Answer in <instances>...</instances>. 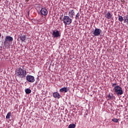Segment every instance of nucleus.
<instances>
[{
    "mask_svg": "<svg viewBox=\"0 0 128 128\" xmlns=\"http://www.w3.org/2000/svg\"><path fill=\"white\" fill-rule=\"evenodd\" d=\"M112 16V14H110V12H108L105 14V18L108 20H110Z\"/></svg>",
    "mask_w": 128,
    "mask_h": 128,
    "instance_id": "obj_8",
    "label": "nucleus"
},
{
    "mask_svg": "<svg viewBox=\"0 0 128 128\" xmlns=\"http://www.w3.org/2000/svg\"><path fill=\"white\" fill-rule=\"evenodd\" d=\"M19 40H20L22 42H26V36L24 35H21L19 37Z\"/></svg>",
    "mask_w": 128,
    "mask_h": 128,
    "instance_id": "obj_9",
    "label": "nucleus"
},
{
    "mask_svg": "<svg viewBox=\"0 0 128 128\" xmlns=\"http://www.w3.org/2000/svg\"><path fill=\"white\" fill-rule=\"evenodd\" d=\"M62 20L64 26H69L72 22V20L70 18V16H64Z\"/></svg>",
    "mask_w": 128,
    "mask_h": 128,
    "instance_id": "obj_3",
    "label": "nucleus"
},
{
    "mask_svg": "<svg viewBox=\"0 0 128 128\" xmlns=\"http://www.w3.org/2000/svg\"><path fill=\"white\" fill-rule=\"evenodd\" d=\"M32 82H34V77L32 76Z\"/></svg>",
    "mask_w": 128,
    "mask_h": 128,
    "instance_id": "obj_25",
    "label": "nucleus"
},
{
    "mask_svg": "<svg viewBox=\"0 0 128 128\" xmlns=\"http://www.w3.org/2000/svg\"><path fill=\"white\" fill-rule=\"evenodd\" d=\"M101 33L102 30L98 28H96L93 32V34L94 36H98Z\"/></svg>",
    "mask_w": 128,
    "mask_h": 128,
    "instance_id": "obj_4",
    "label": "nucleus"
},
{
    "mask_svg": "<svg viewBox=\"0 0 128 128\" xmlns=\"http://www.w3.org/2000/svg\"><path fill=\"white\" fill-rule=\"evenodd\" d=\"M76 14V13L74 12V10H70L68 12V16L69 18H74V14Z\"/></svg>",
    "mask_w": 128,
    "mask_h": 128,
    "instance_id": "obj_10",
    "label": "nucleus"
},
{
    "mask_svg": "<svg viewBox=\"0 0 128 128\" xmlns=\"http://www.w3.org/2000/svg\"><path fill=\"white\" fill-rule=\"evenodd\" d=\"M53 96L54 98H60V95L58 92H55L53 94Z\"/></svg>",
    "mask_w": 128,
    "mask_h": 128,
    "instance_id": "obj_12",
    "label": "nucleus"
},
{
    "mask_svg": "<svg viewBox=\"0 0 128 128\" xmlns=\"http://www.w3.org/2000/svg\"><path fill=\"white\" fill-rule=\"evenodd\" d=\"M52 35L54 38H60V32L58 30H54Z\"/></svg>",
    "mask_w": 128,
    "mask_h": 128,
    "instance_id": "obj_5",
    "label": "nucleus"
},
{
    "mask_svg": "<svg viewBox=\"0 0 128 128\" xmlns=\"http://www.w3.org/2000/svg\"><path fill=\"white\" fill-rule=\"evenodd\" d=\"M114 90L115 94L117 96H122L124 94V91H122V88L120 86H117L114 87Z\"/></svg>",
    "mask_w": 128,
    "mask_h": 128,
    "instance_id": "obj_2",
    "label": "nucleus"
},
{
    "mask_svg": "<svg viewBox=\"0 0 128 128\" xmlns=\"http://www.w3.org/2000/svg\"><path fill=\"white\" fill-rule=\"evenodd\" d=\"M124 23L126 22L127 24H128V15H126L124 16Z\"/></svg>",
    "mask_w": 128,
    "mask_h": 128,
    "instance_id": "obj_14",
    "label": "nucleus"
},
{
    "mask_svg": "<svg viewBox=\"0 0 128 128\" xmlns=\"http://www.w3.org/2000/svg\"><path fill=\"white\" fill-rule=\"evenodd\" d=\"M112 122H118V119L114 118L112 119Z\"/></svg>",
    "mask_w": 128,
    "mask_h": 128,
    "instance_id": "obj_19",
    "label": "nucleus"
},
{
    "mask_svg": "<svg viewBox=\"0 0 128 128\" xmlns=\"http://www.w3.org/2000/svg\"><path fill=\"white\" fill-rule=\"evenodd\" d=\"M108 100H112L114 98V94H112V96H110V94L108 96Z\"/></svg>",
    "mask_w": 128,
    "mask_h": 128,
    "instance_id": "obj_20",
    "label": "nucleus"
},
{
    "mask_svg": "<svg viewBox=\"0 0 128 128\" xmlns=\"http://www.w3.org/2000/svg\"><path fill=\"white\" fill-rule=\"evenodd\" d=\"M32 20H34L33 21V24H36V22H38V20H34V19H32Z\"/></svg>",
    "mask_w": 128,
    "mask_h": 128,
    "instance_id": "obj_24",
    "label": "nucleus"
},
{
    "mask_svg": "<svg viewBox=\"0 0 128 128\" xmlns=\"http://www.w3.org/2000/svg\"><path fill=\"white\" fill-rule=\"evenodd\" d=\"M118 20L119 22H122L124 20V18H122V16L118 15Z\"/></svg>",
    "mask_w": 128,
    "mask_h": 128,
    "instance_id": "obj_16",
    "label": "nucleus"
},
{
    "mask_svg": "<svg viewBox=\"0 0 128 128\" xmlns=\"http://www.w3.org/2000/svg\"><path fill=\"white\" fill-rule=\"evenodd\" d=\"M26 94H30V92H32V90H30V89H28L27 88L26 89V90H25Z\"/></svg>",
    "mask_w": 128,
    "mask_h": 128,
    "instance_id": "obj_17",
    "label": "nucleus"
},
{
    "mask_svg": "<svg viewBox=\"0 0 128 128\" xmlns=\"http://www.w3.org/2000/svg\"><path fill=\"white\" fill-rule=\"evenodd\" d=\"M60 92H68V88L66 87H64V88H61L60 90Z\"/></svg>",
    "mask_w": 128,
    "mask_h": 128,
    "instance_id": "obj_11",
    "label": "nucleus"
},
{
    "mask_svg": "<svg viewBox=\"0 0 128 128\" xmlns=\"http://www.w3.org/2000/svg\"><path fill=\"white\" fill-rule=\"evenodd\" d=\"M10 116H12V113H10V112H8L6 116V118L7 120H9V118H10Z\"/></svg>",
    "mask_w": 128,
    "mask_h": 128,
    "instance_id": "obj_15",
    "label": "nucleus"
},
{
    "mask_svg": "<svg viewBox=\"0 0 128 128\" xmlns=\"http://www.w3.org/2000/svg\"><path fill=\"white\" fill-rule=\"evenodd\" d=\"M76 128V124H70L68 126V128Z\"/></svg>",
    "mask_w": 128,
    "mask_h": 128,
    "instance_id": "obj_18",
    "label": "nucleus"
},
{
    "mask_svg": "<svg viewBox=\"0 0 128 128\" xmlns=\"http://www.w3.org/2000/svg\"><path fill=\"white\" fill-rule=\"evenodd\" d=\"M26 80L30 82H32V76L28 75L26 76Z\"/></svg>",
    "mask_w": 128,
    "mask_h": 128,
    "instance_id": "obj_13",
    "label": "nucleus"
},
{
    "mask_svg": "<svg viewBox=\"0 0 128 128\" xmlns=\"http://www.w3.org/2000/svg\"><path fill=\"white\" fill-rule=\"evenodd\" d=\"M80 18V13H78L76 14V16L75 17V18L76 20H78V18Z\"/></svg>",
    "mask_w": 128,
    "mask_h": 128,
    "instance_id": "obj_21",
    "label": "nucleus"
},
{
    "mask_svg": "<svg viewBox=\"0 0 128 128\" xmlns=\"http://www.w3.org/2000/svg\"><path fill=\"white\" fill-rule=\"evenodd\" d=\"M60 20H62V18H60Z\"/></svg>",
    "mask_w": 128,
    "mask_h": 128,
    "instance_id": "obj_27",
    "label": "nucleus"
},
{
    "mask_svg": "<svg viewBox=\"0 0 128 128\" xmlns=\"http://www.w3.org/2000/svg\"><path fill=\"white\" fill-rule=\"evenodd\" d=\"M40 14H42V16H48V10L46 8H42L40 10Z\"/></svg>",
    "mask_w": 128,
    "mask_h": 128,
    "instance_id": "obj_7",
    "label": "nucleus"
},
{
    "mask_svg": "<svg viewBox=\"0 0 128 128\" xmlns=\"http://www.w3.org/2000/svg\"><path fill=\"white\" fill-rule=\"evenodd\" d=\"M14 38H12V37L10 36H7L4 39V43L5 44H8V42H12Z\"/></svg>",
    "mask_w": 128,
    "mask_h": 128,
    "instance_id": "obj_6",
    "label": "nucleus"
},
{
    "mask_svg": "<svg viewBox=\"0 0 128 128\" xmlns=\"http://www.w3.org/2000/svg\"><path fill=\"white\" fill-rule=\"evenodd\" d=\"M117 86L116 83H114V84H112V86L113 88H114V86Z\"/></svg>",
    "mask_w": 128,
    "mask_h": 128,
    "instance_id": "obj_23",
    "label": "nucleus"
},
{
    "mask_svg": "<svg viewBox=\"0 0 128 128\" xmlns=\"http://www.w3.org/2000/svg\"><path fill=\"white\" fill-rule=\"evenodd\" d=\"M44 17H42L40 19V20L42 22H44Z\"/></svg>",
    "mask_w": 128,
    "mask_h": 128,
    "instance_id": "obj_22",
    "label": "nucleus"
},
{
    "mask_svg": "<svg viewBox=\"0 0 128 128\" xmlns=\"http://www.w3.org/2000/svg\"><path fill=\"white\" fill-rule=\"evenodd\" d=\"M16 78L20 80L26 76V70L24 69V66L17 68L15 70Z\"/></svg>",
    "mask_w": 128,
    "mask_h": 128,
    "instance_id": "obj_1",
    "label": "nucleus"
},
{
    "mask_svg": "<svg viewBox=\"0 0 128 128\" xmlns=\"http://www.w3.org/2000/svg\"><path fill=\"white\" fill-rule=\"evenodd\" d=\"M1 36H2V34L0 33V38Z\"/></svg>",
    "mask_w": 128,
    "mask_h": 128,
    "instance_id": "obj_26",
    "label": "nucleus"
}]
</instances>
